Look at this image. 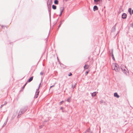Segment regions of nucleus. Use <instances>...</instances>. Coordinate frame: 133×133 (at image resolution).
Listing matches in <instances>:
<instances>
[{
    "label": "nucleus",
    "instance_id": "nucleus-6",
    "mask_svg": "<svg viewBox=\"0 0 133 133\" xmlns=\"http://www.w3.org/2000/svg\"><path fill=\"white\" fill-rule=\"evenodd\" d=\"M111 56L112 57V59H113V60L115 61V58H114V55L113 54V49H112V50H111Z\"/></svg>",
    "mask_w": 133,
    "mask_h": 133
},
{
    "label": "nucleus",
    "instance_id": "nucleus-2",
    "mask_svg": "<svg viewBox=\"0 0 133 133\" xmlns=\"http://www.w3.org/2000/svg\"><path fill=\"white\" fill-rule=\"evenodd\" d=\"M121 68L123 72L125 74L127 75V73H129L128 70L126 68L125 66L122 65L121 66Z\"/></svg>",
    "mask_w": 133,
    "mask_h": 133
},
{
    "label": "nucleus",
    "instance_id": "nucleus-13",
    "mask_svg": "<svg viewBox=\"0 0 133 133\" xmlns=\"http://www.w3.org/2000/svg\"><path fill=\"white\" fill-rule=\"evenodd\" d=\"M111 32H114L116 30V27L115 26H114L111 28Z\"/></svg>",
    "mask_w": 133,
    "mask_h": 133
},
{
    "label": "nucleus",
    "instance_id": "nucleus-49",
    "mask_svg": "<svg viewBox=\"0 0 133 133\" xmlns=\"http://www.w3.org/2000/svg\"><path fill=\"white\" fill-rule=\"evenodd\" d=\"M47 121H44V122H47Z\"/></svg>",
    "mask_w": 133,
    "mask_h": 133
},
{
    "label": "nucleus",
    "instance_id": "nucleus-9",
    "mask_svg": "<svg viewBox=\"0 0 133 133\" xmlns=\"http://www.w3.org/2000/svg\"><path fill=\"white\" fill-rule=\"evenodd\" d=\"M64 8L63 7H61L60 8V13L62 14Z\"/></svg>",
    "mask_w": 133,
    "mask_h": 133
},
{
    "label": "nucleus",
    "instance_id": "nucleus-18",
    "mask_svg": "<svg viewBox=\"0 0 133 133\" xmlns=\"http://www.w3.org/2000/svg\"><path fill=\"white\" fill-rule=\"evenodd\" d=\"M54 3L55 4H58V0H55L54 1Z\"/></svg>",
    "mask_w": 133,
    "mask_h": 133
},
{
    "label": "nucleus",
    "instance_id": "nucleus-3",
    "mask_svg": "<svg viewBox=\"0 0 133 133\" xmlns=\"http://www.w3.org/2000/svg\"><path fill=\"white\" fill-rule=\"evenodd\" d=\"M115 68L114 69L116 72L119 71L120 70V68L119 65L118 64L116 63H115Z\"/></svg>",
    "mask_w": 133,
    "mask_h": 133
},
{
    "label": "nucleus",
    "instance_id": "nucleus-11",
    "mask_svg": "<svg viewBox=\"0 0 133 133\" xmlns=\"http://www.w3.org/2000/svg\"><path fill=\"white\" fill-rule=\"evenodd\" d=\"M98 10V8L97 6L96 5H95L93 7V10L94 11H95L96 10Z\"/></svg>",
    "mask_w": 133,
    "mask_h": 133
},
{
    "label": "nucleus",
    "instance_id": "nucleus-7",
    "mask_svg": "<svg viewBox=\"0 0 133 133\" xmlns=\"http://www.w3.org/2000/svg\"><path fill=\"white\" fill-rule=\"evenodd\" d=\"M33 78V76H32L28 79L26 82H27V83H28L30 82L32 80Z\"/></svg>",
    "mask_w": 133,
    "mask_h": 133
},
{
    "label": "nucleus",
    "instance_id": "nucleus-31",
    "mask_svg": "<svg viewBox=\"0 0 133 133\" xmlns=\"http://www.w3.org/2000/svg\"><path fill=\"white\" fill-rule=\"evenodd\" d=\"M43 125H41V126H39V128L40 129L41 128L43 127Z\"/></svg>",
    "mask_w": 133,
    "mask_h": 133
},
{
    "label": "nucleus",
    "instance_id": "nucleus-44",
    "mask_svg": "<svg viewBox=\"0 0 133 133\" xmlns=\"http://www.w3.org/2000/svg\"><path fill=\"white\" fill-rule=\"evenodd\" d=\"M88 130H89V129H88H88L86 131H86V132L87 131H88Z\"/></svg>",
    "mask_w": 133,
    "mask_h": 133
},
{
    "label": "nucleus",
    "instance_id": "nucleus-17",
    "mask_svg": "<svg viewBox=\"0 0 133 133\" xmlns=\"http://www.w3.org/2000/svg\"><path fill=\"white\" fill-rule=\"evenodd\" d=\"M7 121H8V118H7V119H6V121H5V123H4V124H3V125L2 126V127L3 128V127H4V126H5L6 123H7Z\"/></svg>",
    "mask_w": 133,
    "mask_h": 133
},
{
    "label": "nucleus",
    "instance_id": "nucleus-16",
    "mask_svg": "<svg viewBox=\"0 0 133 133\" xmlns=\"http://www.w3.org/2000/svg\"><path fill=\"white\" fill-rule=\"evenodd\" d=\"M128 11L129 13V14L130 15H132V10L130 8L129 9Z\"/></svg>",
    "mask_w": 133,
    "mask_h": 133
},
{
    "label": "nucleus",
    "instance_id": "nucleus-14",
    "mask_svg": "<svg viewBox=\"0 0 133 133\" xmlns=\"http://www.w3.org/2000/svg\"><path fill=\"white\" fill-rule=\"evenodd\" d=\"M39 94V92H36L34 96V98H37Z\"/></svg>",
    "mask_w": 133,
    "mask_h": 133
},
{
    "label": "nucleus",
    "instance_id": "nucleus-12",
    "mask_svg": "<svg viewBox=\"0 0 133 133\" xmlns=\"http://www.w3.org/2000/svg\"><path fill=\"white\" fill-rule=\"evenodd\" d=\"M64 20H62V21H60V24H59V26H58V29H57L58 30V29L61 26V25L62 24V23H63L64 22Z\"/></svg>",
    "mask_w": 133,
    "mask_h": 133
},
{
    "label": "nucleus",
    "instance_id": "nucleus-41",
    "mask_svg": "<svg viewBox=\"0 0 133 133\" xmlns=\"http://www.w3.org/2000/svg\"><path fill=\"white\" fill-rule=\"evenodd\" d=\"M131 12H132V14H133V9L132 10Z\"/></svg>",
    "mask_w": 133,
    "mask_h": 133
},
{
    "label": "nucleus",
    "instance_id": "nucleus-27",
    "mask_svg": "<svg viewBox=\"0 0 133 133\" xmlns=\"http://www.w3.org/2000/svg\"><path fill=\"white\" fill-rule=\"evenodd\" d=\"M72 75V74L71 72H70L69 73V74L68 75V76H71Z\"/></svg>",
    "mask_w": 133,
    "mask_h": 133
},
{
    "label": "nucleus",
    "instance_id": "nucleus-21",
    "mask_svg": "<svg viewBox=\"0 0 133 133\" xmlns=\"http://www.w3.org/2000/svg\"><path fill=\"white\" fill-rule=\"evenodd\" d=\"M70 99H71V97H69L67 99L66 101L69 102H70L71 101Z\"/></svg>",
    "mask_w": 133,
    "mask_h": 133
},
{
    "label": "nucleus",
    "instance_id": "nucleus-39",
    "mask_svg": "<svg viewBox=\"0 0 133 133\" xmlns=\"http://www.w3.org/2000/svg\"><path fill=\"white\" fill-rule=\"evenodd\" d=\"M57 61H58L59 62V61H59V59H58V57H57Z\"/></svg>",
    "mask_w": 133,
    "mask_h": 133
},
{
    "label": "nucleus",
    "instance_id": "nucleus-22",
    "mask_svg": "<svg viewBox=\"0 0 133 133\" xmlns=\"http://www.w3.org/2000/svg\"><path fill=\"white\" fill-rule=\"evenodd\" d=\"M96 95V92H95L93 93L92 94V96H95Z\"/></svg>",
    "mask_w": 133,
    "mask_h": 133
},
{
    "label": "nucleus",
    "instance_id": "nucleus-47",
    "mask_svg": "<svg viewBox=\"0 0 133 133\" xmlns=\"http://www.w3.org/2000/svg\"><path fill=\"white\" fill-rule=\"evenodd\" d=\"M83 133H86V131L84 132Z\"/></svg>",
    "mask_w": 133,
    "mask_h": 133
},
{
    "label": "nucleus",
    "instance_id": "nucleus-43",
    "mask_svg": "<svg viewBox=\"0 0 133 133\" xmlns=\"http://www.w3.org/2000/svg\"><path fill=\"white\" fill-rule=\"evenodd\" d=\"M41 83H40V84H39V87H40V85H41Z\"/></svg>",
    "mask_w": 133,
    "mask_h": 133
},
{
    "label": "nucleus",
    "instance_id": "nucleus-30",
    "mask_svg": "<svg viewBox=\"0 0 133 133\" xmlns=\"http://www.w3.org/2000/svg\"><path fill=\"white\" fill-rule=\"evenodd\" d=\"M40 74L41 75H42L43 74V72H40Z\"/></svg>",
    "mask_w": 133,
    "mask_h": 133
},
{
    "label": "nucleus",
    "instance_id": "nucleus-24",
    "mask_svg": "<svg viewBox=\"0 0 133 133\" xmlns=\"http://www.w3.org/2000/svg\"><path fill=\"white\" fill-rule=\"evenodd\" d=\"M64 101H62L59 103V104L61 105L62 104V103H64Z\"/></svg>",
    "mask_w": 133,
    "mask_h": 133
},
{
    "label": "nucleus",
    "instance_id": "nucleus-40",
    "mask_svg": "<svg viewBox=\"0 0 133 133\" xmlns=\"http://www.w3.org/2000/svg\"><path fill=\"white\" fill-rule=\"evenodd\" d=\"M6 104V102H5V103L4 104H5V105Z\"/></svg>",
    "mask_w": 133,
    "mask_h": 133
},
{
    "label": "nucleus",
    "instance_id": "nucleus-36",
    "mask_svg": "<svg viewBox=\"0 0 133 133\" xmlns=\"http://www.w3.org/2000/svg\"><path fill=\"white\" fill-rule=\"evenodd\" d=\"M62 14L60 13L59 15V16L60 17H61V16Z\"/></svg>",
    "mask_w": 133,
    "mask_h": 133
},
{
    "label": "nucleus",
    "instance_id": "nucleus-33",
    "mask_svg": "<svg viewBox=\"0 0 133 133\" xmlns=\"http://www.w3.org/2000/svg\"><path fill=\"white\" fill-rule=\"evenodd\" d=\"M54 85H52V86H50V88H51L54 87Z\"/></svg>",
    "mask_w": 133,
    "mask_h": 133
},
{
    "label": "nucleus",
    "instance_id": "nucleus-29",
    "mask_svg": "<svg viewBox=\"0 0 133 133\" xmlns=\"http://www.w3.org/2000/svg\"><path fill=\"white\" fill-rule=\"evenodd\" d=\"M131 26L133 28V23L130 24Z\"/></svg>",
    "mask_w": 133,
    "mask_h": 133
},
{
    "label": "nucleus",
    "instance_id": "nucleus-45",
    "mask_svg": "<svg viewBox=\"0 0 133 133\" xmlns=\"http://www.w3.org/2000/svg\"><path fill=\"white\" fill-rule=\"evenodd\" d=\"M88 130H89V129H88H88L86 131H86V132L87 131H88Z\"/></svg>",
    "mask_w": 133,
    "mask_h": 133
},
{
    "label": "nucleus",
    "instance_id": "nucleus-35",
    "mask_svg": "<svg viewBox=\"0 0 133 133\" xmlns=\"http://www.w3.org/2000/svg\"><path fill=\"white\" fill-rule=\"evenodd\" d=\"M5 104L2 105L1 106V108H2L3 105H4Z\"/></svg>",
    "mask_w": 133,
    "mask_h": 133
},
{
    "label": "nucleus",
    "instance_id": "nucleus-4",
    "mask_svg": "<svg viewBox=\"0 0 133 133\" xmlns=\"http://www.w3.org/2000/svg\"><path fill=\"white\" fill-rule=\"evenodd\" d=\"M52 3V0H48L47 2V5L48 7V6H50V7H51Z\"/></svg>",
    "mask_w": 133,
    "mask_h": 133
},
{
    "label": "nucleus",
    "instance_id": "nucleus-19",
    "mask_svg": "<svg viewBox=\"0 0 133 133\" xmlns=\"http://www.w3.org/2000/svg\"><path fill=\"white\" fill-rule=\"evenodd\" d=\"M52 8L54 10H55L56 9V6L54 5H53L52 6Z\"/></svg>",
    "mask_w": 133,
    "mask_h": 133
},
{
    "label": "nucleus",
    "instance_id": "nucleus-10",
    "mask_svg": "<svg viewBox=\"0 0 133 133\" xmlns=\"http://www.w3.org/2000/svg\"><path fill=\"white\" fill-rule=\"evenodd\" d=\"M114 97H116L117 98H119V96L117 92H115L114 94Z\"/></svg>",
    "mask_w": 133,
    "mask_h": 133
},
{
    "label": "nucleus",
    "instance_id": "nucleus-1",
    "mask_svg": "<svg viewBox=\"0 0 133 133\" xmlns=\"http://www.w3.org/2000/svg\"><path fill=\"white\" fill-rule=\"evenodd\" d=\"M28 108V107L26 106H25L24 107L22 108L18 112L17 117L18 118L20 117L21 114H23L27 111Z\"/></svg>",
    "mask_w": 133,
    "mask_h": 133
},
{
    "label": "nucleus",
    "instance_id": "nucleus-42",
    "mask_svg": "<svg viewBox=\"0 0 133 133\" xmlns=\"http://www.w3.org/2000/svg\"><path fill=\"white\" fill-rule=\"evenodd\" d=\"M58 62L59 63V64L61 65V63L60 61H59Z\"/></svg>",
    "mask_w": 133,
    "mask_h": 133
},
{
    "label": "nucleus",
    "instance_id": "nucleus-48",
    "mask_svg": "<svg viewBox=\"0 0 133 133\" xmlns=\"http://www.w3.org/2000/svg\"><path fill=\"white\" fill-rule=\"evenodd\" d=\"M2 26V28H3V25H2V26Z\"/></svg>",
    "mask_w": 133,
    "mask_h": 133
},
{
    "label": "nucleus",
    "instance_id": "nucleus-46",
    "mask_svg": "<svg viewBox=\"0 0 133 133\" xmlns=\"http://www.w3.org/2000/svg\"><path fill=\"white\" fill-rule=\"evenodd\" d=\"M76 84H77V83H76L74 85H75V86L76 85Z\"/></svg>",
    "mask_w": 133,
    "mask_h": 133
},
{
    "label": "nucleus",
    "instance_id": "nucleus-25",
    "mask_svg": "<svg viewBox=\"0 0 133 133\" xmlns=\"http://www.w3.org/2000/svg\"><path fill=\"white\" fill-rule=\"evenodd\" d=\"M100 0H94V2L95 3L97 2H98Z\"/></svg>",
    "mask_w": 133,
    "mask_h": 133
},
{
    "label": "nucleus",
    "instance_id": "nucleus-8",
    "mask_svg": "<svg viewBox=\"0 0 133 133\" xmlns=\"http://www.w3.org/2000/svg\"><path fill=\"white\" fill-rule=\"evenodd\" d=\"M48 11L49 14V15L50 17H51V8L50 7V6H48Z\"/></svg>",
    "mask_w": 133,
    "mask_h": 133
},
{
    "label": "nucleus",
    "instance_id": "nucleus-5",
    "mask_svg": "<svg viewBox=\"0 0 133 133\" xmlns=\"http://www.w3.org/2000/svg\"><path fill=\"white\" fill-rule=\"evenodd\" d=\"M127 17V15L125 13L123 14L122 15V17L123 19H125Z\"/></svg>",
    "mask_w": 133,
    "mask_h": 133
},
{
    "label": "nucleus",
    "instance_id": "nucleus-15",
    "mask_svg": "<svg viewBox=\"0 0 133 133\" xmlns=\"http://www.w3.org/2000/svg\"><path fill=\"white\" fill-rule=\"evenodd\" d=\"M89 66L88 65H87L86 64H85V65L84 66V69H87L89 68Z\"/></svg>",
    "mask_w": 133,
    "mask_h": 133
},
{
    "label": "nucleus",
    "instance_id": "nucleus-37",
    "mask_svg": "<svg viewBox=\"0 0 133 133\" xmlns=\"http://www.w3.org/2000/svg\"><path fill=\"white\" fill-rule=\"evenodd\" d=\"M15 117V116H12V119H14V118Z\"/></svg>",
    "mask_w": 133,
    "mask_h": 133
},
{
    "label": "nucleus",
    "instance_id": "nucleus-28",
    "mask_svg": "<svg viewBox=\"0 0 133 133\" xmlns=\"http://www.w3.org/2000/svg\"><path fill=\"white\" fill-rule=\"evenodd\" d=\"M75 85H74L73 86L72 85V87L73 89H74V88H75Z\"/></svg>",
    "mask_w": 133,
    "mask_h": 133
},
{
    "label": "nucleus",
    "instance_id": "nucleus-26",
    "mask_svg": "<svg viewBox=\"0 0 133 133\" xmlns=\"http://www.w3.org/2000/svg\"><path fill=\"white\" fill-rule=\"evenodd\" d=\"M89 72V71H86L85 73V75H87L88 74V73Z\"/></svg>",
    "mask_w": 133,
    "mask_h": 133
},
{
    "label": "nucleus",
    "instance_id": "nucleus-38",
    "mask_svg": "<svg viewBox=\"0 0 133 133\" xmlns=\"http://www.w3.org/2000/svg\"><path fill=\"white\" fill-rule=\"evenodd\" d=\"M117 23H116V24L114 26H115V27H116V25H117Z\"/></svg>",
    "mask_w": 133,
    "mask_h": 133
},
{
    "label": "nucleus",
    "instance_id": "nucleus-20",
    "mask_svg": "<svg viewBox=\"0 0 133 133\" xmlns=\"http://www.w3.org/2000/svg\"><path fill=\"white\" fill-rule=\"evenodd\" d=\"M27 82H26V83L24 84V86L22 87V88L21 89V91H22L23 90V89H24V88L25 87V86L27 84Z\"/></svg>",
    "mask_w": 133,
    "mask_h": 133
},
{
    "label": "nucleus",
    "instance_id": "nucleus-32",
    "mask_svg": "<svg viewBox=\"0 0 133 133\" xmlns=\"http://www.w3.org/2000/svg\"><path fill=\"white\" fill-rule=\"evenodd\" d=\"M103 100H101V101L100 102V103H103Z\"/></svg>",
    "mask_w": 133,
    "mask_h": 133
},
{
    "label": "nucleus",
    "instance_id": "nucleus-34",
    "mask_svg": "<svg viewBox=\"0 0 133 133\" xmlns=\"http://www.w3.org/2000/svg\"><path fill=\"white\" fill-rule=\"evenodd\" d=\"M63 108L62 107H61L60 108V109L62 110H63Z\"/></svg>",
    "mask_w": 133,
    "mask_h": 133
},
{
    "label": "nucleus",
    "instance_id": "nucleus-23",
    "mask_svg": "<svg viewBox=\"0 0 133 133\" xmlns=\"http://www.w3.org/2000/svg\"><path fill=\"white\" fill-rule=\"evenodd\" d=\"M39 86L38 88V89H37L36 92H39V91H38V90H39Z\"/></svg>",
    "mask_w": 133,
    "mask_h": 133
}]
</instances>
